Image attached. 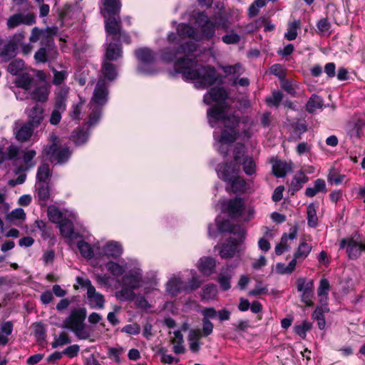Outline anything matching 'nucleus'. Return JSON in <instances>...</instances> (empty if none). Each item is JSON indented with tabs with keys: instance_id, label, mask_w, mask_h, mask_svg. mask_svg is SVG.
Listing matches in <instances>:
<instances>
[{
	"instance_id": "29",
	"label": "nucleus",
	"mask_w": 365,
	"mask_h": 365,
	"mask_svg": "<svg viewBox=\"0 0 365 365\" xmlns=\"http://www.w3.org/2000/svg\"><path fill=\"white\" fill-rule=\"evenodd\" d=\"M25 219L26 212L22 208L14 209L6 215V220L11 224L16 226L21 225Z\"/></svg>"
},
{
	"instance_id": "45",
	"label": "nucleus",
	"mask_w": 365,
	"mask_h": 365,
	"mask_svg": "<svg viewBox=\"0 0 365 365\" xmlns=\"http://www.w3.org/2000/svg\"><path fill=\"white\" fill-rule=\"evenodd\" d=\"M323 106V101L321 97L317 95H312L307 103V110L309 113H313L317 109L321 108Z\"/></svg>"
},
{
	"instance_id": "52",
	"label": "nucleus",
	"mask_w": 365,
	"mask_h": 365,
	"mask_svg": "<svg viewBox=\"0 0 365 365\" xmlns=\"http://www.w3.org/2000/svg\"><path fill=\"white\" fill-rule=\"evenodd\" d=\"M317 27L321 35L329 36L331 34V24L327 19L324 18L319 20L317 23Z\"/></svg>"
},
{
	"instance_id": "35",
	"label": "nucleus",
	"mask_w": 365,
	"mask_h": 365,
	"mask_svg": "<svg viewBox=\"0 0 365 365\" xmlns=\"http://www.w3.org/2000/svg\"><path fill=\"white\" fill-rule=\"evenodd\" d=\"M16 48V43L14 42H9L7 44L4 45L0 50V57L2 61L6 62L15 56Z\"/></svg>"
},
{
	"instance_id": "33",
	"label": "nucleus",
	"mask_w": 365,
	"mask_h": 365,
	"mask_svg": "<svg viewBox=\"0 0 365 365\" xmlns=\"http://www.w3.org/2000/svg\"><path fill=\"white\" fill-rule=\"evenodd\" d=\"M327 186L323 179H317L314 182L313 187H307L305 190V195L309 197H313L319 192H326Z\"/></svg>"
},
{
	"instance_id": "44",
	"label": "nucleus",
	"mask_w": 365,
	"mask_h": 365,
	"mask_svg": "<svg viewBox=\"0 0 365 365\" xmlns=\"http://www.w3.org/2000/svg\"><path fill=\"white\" fill-rule=\"evenodd\" d=\"M52 72L53 74V83L57 86L62 84L68 76V72L65 68H61L59 71L52 68Z\"/></svg>"
},
{
	"instance_id": "23",
	"label": "nucleus",
	"mask_w": 365,
	"mask_h": 365,
	"mask_svg": "<svg viewBox=\"0 0 365 365\" xmlns=\"http://www.w3.org/2000/svg\"><path fill=\"white\" fill-rule=\"evenodd\" d=\"M272 173L277 178H283L292 170L290 164L280 160H272Z\"/></svg>"
},
{
	"instance_id": "64",
	"label": "nucleus",
	"mask_w": 365,
	"mask_h": 365,
	"mask_svg": "<svg viewBox=\"0 0 365 365\" xmlns=\"http://www.w3.org/2000/svg\"><path fill=\"white\" fill-rule=\"evenodd\" d=\"M201 283L202 282L200 280L199 277L196 272H194L192 279L188 282L187 284H185V291L191 292L195 290L200 286Z\"/></svg>"
},
{
	"instance_id": "31",
	"label": "nucleus",
	"mask_w": 365,
	"mask_h": 365,
	"mask_svg": "<svg viewBox=\"0 0 365 365\" xmlns=\"http://www.w3.org/2000/svg\"><path fill=\"white\" fill-rule=\"evenodd\" d=\"M221 68L226 76L231 77V78L235 81L237 80L244 72V68L242 64L239 63L233 66H221Z\"/></svg>"
},
{
	"instance_id": "54",
	"label": "nucleus",
	"mask_w": 365,
	"mask_h": 365,
	"mask_svg": "<svg viewBox=\"0 0 365 365\" xmlns=\"http://www.w3.org/2000/svg\"><path fill=\"white\" fill-rule=\"evenodd\" d=\"M106 267L107 270L115 277H119L122 275L125 272V268L123 266L113 262H109L106 263Z\"/></svg>"
},
{
	"instance_id": "22",
	"label": "nucleus",
	"mask_w": 365,
	"mask_h": 365,
	"mask_svg": "<svg viewBox=\"0 0 365 365\" xmlns=\"http://www.w3.org/2000/svg\"><path fill=\"white\" fill-rule=\"evenodd\" d=\"M35 89L31 92V97L33 100L38 102H45L47 101L50 90L49 86L46 83H42L37 86Z\"/></svg>"
},
{
	"instance_id": "63",
	"label": "nucleus",
	"mask_w": 365,
	"mask_h": 365,
	"mask_svg": "<svg viewBox=\"0 0 365 365\" xmlns=\"http://www.w3.org/2000/svg\"><path fill=\"white\" fill-rule=\"evenodd\" d=\"M282 98V93L279 91H275L272 93V96L267 98L266 101L269 106L278 107Z\"/></svg>"
},
{
	"instance_id": "24",
	"label": "nucleus",
	"mask_w": 365,
	"mask_h": 365,
	"mask_svg": "<svg viewBox=\"0 0 365 365\" xmlns=\"http://www.w3.org/2000/svg\"><path fill=\"white\" fill-rule=\"evenodd\" d=\"M34 127L32 124L27 123L19 128H16L14 129V134L17 140L21 142L28 140L33 133Z\"/></svg>"
},
{
	"instance_id": "2",
	"label": "nucleus",
	"mask_w": 365,
	"mask_h": 365,
	"mask_svg": "<svg viewBox=\"0 0 365 365\" xmlns=\"http://www.w3.org/2000/svg\"><path fill=\"white\" fill-rule=\"evenodd\" d=\"M195 50V43L189 41L177 50H163L162 59L170 62L178 58L174 65L175 71L181 73L185 80L195 81L197 88H205L214 84L218 75L213 67L197 63L192 54Z\"/></svg>"
},
{
	"instance_id": "42",
	"label": "nucleus",
	"mask_w": 365,
	"mask_h": 365,
	"mask_svg": "<svg viewBox=\"0 0 365 365\" xmlns=\"http://www.w3.org/2000/svg\"><path fill=\"white\" fill-rule=\"evenodd\" d=\"M309 178L304 173H300L298 175L294 177L291 182L290 189L292 192L299 190L303 185L308 181Z\"/></svg>"
},
{
	"instance_id": "36",
	"label": "nucleus",
	"mask_w": 365,
	"mask_h": 365,
	"mask_svg": "<svg viewBox=\"0 0 365 365\" xmlns=\"http://www.w3.org/2000/svg\"><path fill=\"white\" fill-rule=\"evenodd\" d=\"M178 35L185 38L189 37L192 39H197V32L195 29L186 24H180L177 28Z\"/></svg>"
},
{
	"instance_id": "49",
	"label": "nucleus",
	"mask_w": 365,
	"mask_h": 365,
	"mask_svg": "<svg viewBox=\"0 0 365 365\" xmlns=\"http://www.w3.org/2000/svg\"><path fill=\"white\" fill-rule=\"evenodd\" d=\"M78 249L81 252V255L88 259H91L93 256V251L91 247V245L86 242L83 240H81L78 242L77 244Z\"/></svg>"
},
{
	"instance_id": "61",
	"label": "nucleus",
	"mask_w": 365,
	"mask_h": 365,
	"mask_svg": "<svg viewBox=\"0 0 365 365\" xmlns=\"http://www.w3.org/2000/svg\"><path fill=\"white\" fill-rule=\"evenodd\" d=\"M89 134L83 130H78L74 132L73 140L76 145H81L86 143L88 139Z\"/></svg>"
},
{
	"instance_id": "19",
	"label": "nucleus",
	"mask_w": 365,
	"mask_h": 365,
	"mask_svg": "<svg viewBox=\"0 0 365 365\" xmlns=\"http://www.w3.org/2000/svg\"><path fill=\"white\" fill-rule=\"evenodd\" d=\"M240 242L230 238L220 247L219 254L222 258H231L232 257L239 245Z\"/></svg>"
},
{
	"instance_id": "21",
	"label": "nucleus",
	"mask_w": 365,
	"mask_h": 365,
	"mask_svg": "<svg viewBox=\"0 0 365 365\" xmlns=\"http://www.w3.org/2000/svg\"><path fill=\"white\" fill-rule=\"evenodd\" d=\"M312 250V245L308 243L305 238L301 239L299 246L294 254V258L292 259L296 260V264L297 263V261H303L308 257Z\"/></svg>"
},
{
	"instance_id": "20",
	"label": "nucleus",
	"mask_w": 365,
	"mask_h": 365,
	"mask_svg": "<svg viewBox=\"0 0 365 365\" xmlns=\"http://www.w3.org/2000/svg\"><path fill=\"white\" fill-rule=\"evenodd\" d=\"M216 265L215 259L210 257H203L197 262L199 271L205 276H209L215 271Z\"/></svg>"
},
{
	"instance_id": "51",
	"label": "nucleus",
	"mask_w": 365,
	"mask_h": 365,
	"mask_svg": "<svg viewBox=\"0 0 365 365\" xmlns=\"http://www.w3.org/2000/svg\"><path fill=\"white\" fill-rule=\"evenodd\" d=\"M69 93V88L68 86H61L56 91V100L55 104L61 103L63 105H66V101Z\"/></svg>"
},
{
	"instance_id": "27",
	"label": "nucleus",
	"mask_w": 365,
	"mask_h": 365,
	"mask_svg": "<svg viewBox=\"0 0 365 365\" xmlns=\"http://www.w3.org/2000/svg\"><path fill=\"white\" fill-rule=\"evenodd\" d=\"M15 83L20 89L30 91L33 86H36V81L31 75L22 73L16 78Z\"/></svg>"
},
{
	"instance_id": "10",
	"label": "nucleus",
	"mask_w": 365,
	"mask_h": 365,
	"mask_svg": "<svg viewBox=\"0 0 365 365\" xmlns=\"http://www.w3.org/2000/svg\"><path fill=\"white\" fill-rule=\"evenodd\" d=\"M105 19V29L106 33L111 36V41H123L130 43V38L120 29V19L119 16Z\"/></svg>"
},
{
	"instance_id": "47",
	"label": "nucleus",
	"mask_w": 365,
	"mask_h": 365,
	"mask_svg": "<svg viewBox=\"0 0 365 365\" xmlns=\"http://www.w3.org/2000/svg\"><path fill=\"white\" fill-rule=\"evenodd\" d=\"M217 289L215 284L206 285L202 291L201 299L202 300H210L214 299L217 295Z\"/></svg>"
},
{
	"instance_id": "32",
	"label": "nucleus",
	"mask_w": 365,
	"mask_h": 365,
	"mask_svg": "<svg viewBox=\"0 0 365 365\" xmlns=\"http://www.w3.org/2000/svg\"><path fill=\"white\" fill-rule=\"evenodd\" d=\"M58 224L63 237L68 239H73L76 237L73 224L70 220L65 218Z\"/></svg>"
},
{
	"instance_id": "17",
	"label": "nucleus",
	"mask_w": 365,
	"mask_h": 365,
	"mask_svg": "<svg viewBox=\"0 0 365 365\" xmlns=\"http://www.w3.org/2000/svg\"><path fill=\"white\" fill-rule=\"evenodd\" d=\"M223 208L232 217H238L245 208V202L241 197L230 200L222 204Z\"/></svg>"
},
{
	"instance_id": "6",
	"label": "nucleus",
	"mask_w": 365,
	"mask_h": 365,
	"mask_svg": "<svg viewBox=\"0 0 365 365\" xmlns=\"http://www.w3.org/2000/svg\"><path fill=\"white\" fill-rule=\"evenodd\" d=\"M108 100V90L103 79H100L96 86L93 96L90 103L91 113L89 115L88 124L95 125L101 116V108L105 105Z\"/></svg>"
},
{
	"instance_id": "26",
	"label": "nucleus",
	"mask_w": 365,
	"mask_h": 365,
	"mask_svg": "<svg viewBox=\"0 0 365 365\" xmlns=\"http://www.w3.org/2000/svg\"><path fill=\"white\" fill-rule=\"evenodd\" d=\"M174 336L171 338L170 342L173 345V351L176 354H184L185 348L184 346V338L180 331H175L173 332Z\"/></svg>"
},
{
	"instance_id": "13",
	"label": "nucleus",
	"mask_w": 365,
	"mask_h": 365,
	"mask_svg": "<svg viewBox=\"0 0 365 365\" xmlns=\"http://www.w3.org/2000/svg\"><path fill=\"white\" fill-rule=\"evenodd\" d=\"M135 56L138 60L142 63L138 66V70L142 73H152L153 72L145 68V66L154 61L155 56L153 52L149 48H142L135 51Z\"/></svg>"
},
{
	"instance_id": "40",
	"label": "nucleus",
	"mask_w": 365,
	"mask_h": 365,
	"mask_svg": "<svg viewBox=\"0 0 365 365\" xmlns=\"http://www.w3.org/2000/svg\"><path fill=\"white\" fill-rule=\"evenodd\" d=\"M48 219L53 223L58 224L61 222L64 217V214L56 206L50 205L47 210Z\"/></svg>"
},
{
	"instance_id": "53",
	"label": "nucleus",
	"mask_w": 365,
	"mask_h": 365,
	"mask_svg": "<svg viewBox=\"0 0 365 365\" xmlns=\"http://www.w3.org/2000/svg\"><path fill=\"white\" fill-rule=\"evenodd\" d=\"M102 71L104 77L110 81L113 80L117 75L114 66L112 63L108 62H105L103 63Z\"/></svg>"
},
{
	"instance_id": "57",
	"label": "nucleus",
	"mask_w": 365,
	"mask_h": 365,
	"mask_svg": "<svg viewBox=\"0 0 365 365\" xmlns=\"http://www.w3.org/2000/svg\"><path fill=\"white\" fill-rule=\"evenodd\" d=\"M43 33L45 34H42L41 44L42 46L45 48H50L53 43V36L54 34V32L52 29H47L43 30Z\"/></svg>"
},
{
	"instance_id": "16",
	"label": "nucleus",
	"mask_w": 365,
	"mask_h": 365,
	"mask_svg": "<svg viewBox=\"0 0 365 365\" xmlns=\"http://www.w3.org/2000/svg\"><path fill=\"white\" fill-rule=\"evenodd\" d=\"M298 227L297 225H294L290 227L288 233H284L281 237L280 242L275 247L274 251L277 255H282L287 251L290 244L288 242L289 240H293L296 239L297 236Z\"/></svg>"
},
{
	"instance_id": "39",
	"label": "nucleus",
	"mask_w": 365,
	"mask_h": 365,
	"mask_svg": "<svg viewBox=\"0 0 365 365\" xmlns=\"http://www.w3.org/2000/svg\"><path fill=\"white\" fill-rule=\"evenodd\" d=\"M122 56V50L119 45L110 43L106 48V57L108 60L115 61Z\"/></svg>"
},
{
	"instance_id": "3",
	"label": "nucleus",
	"mask_w": 365,
	"mask_h": 365,
	"mask_svg": "<svg viewBox=\"0 0 365 365\" xmlns=\"http://www.w3.org/2000/svg\"><path fill=\"white\" fill-rule=\"evenodd\" d=\"M219 178L228 185L227 191L234 193H244L247 189L246 181L240 176V165L237 164L225 163L220 165L217 169Z\"/></svg>"
},
{
	"instance_id": "62",
	"label": "nucleus",
	"mask_w": 365,
	"mask_h": 365,
	"mask_svg": "<svg viewBox=\"0 0 365 365\" xmlns=\"http://www.w3.org/2000/svg\"><path fill=\"white\" fill-rule=\"evenodd\" d=\"M230 273H220L218 277V282L223 290H227L230 288Z\"/></svg>"
},
{
	"instance_id": "60",
	"label": "nucleus",
	"mask_w": 365,
	"mask_h": 365,
	"mask_svg": "<svg viewBox=\"0 0 365 365\" xmlns=\"http://www.w3.org/2000/svg\"><path fill=\"white\" fill-rule=\"evenodd\" d=\"M264 22L265 18L259 17V19L255 20L254 21L247 24L245 27V30L246 31L247 33H253L258 30L260 27H262Z\"/></svg>"
},
{
	"instance_id": "7",
	"label": "nucleus",
	"mask_w": 365,
	"mask_h": 365,
	"mask_svg": "<svg viewBox=\"0 0 365 365\" xmlns=\"http://www.w3.org/2000/svg\"><path fill=\"white\" fill-rule=\"evenodd\" d=\"M49 140L51 143L49 145H46L43 150V153L50 161L55 163H63L68 160L71 156V152L67 146H63L60 143L58 136L52 133L49 136Z\"/></svg>"
},
{
	"instance_id": "28",
	"label": "nucleus",
	"mask_w": 365,
	"mask_h": 365,
	"mask_svg": "<svg viewBox=\"0 0 365 365\" xmlns=\"http://www.w3.org/2000/svg\"><path fill=\"white\" fill-rule=\"evenodd\" d=\"M29 123L37 126L41 123L43 118V108L42 106L36 104L30 110L28 111Z\"/></svg>"
},
{
	"instance_id": "4",
	"label": "nucleus",
	"mask_w": 365,
	"mask_h": 365,
	"mask_svg": "<svg viewBox=\"0 0 365 365\" xmlns=\"http://www.w3.org/2000/svg\"><path fill=\"white\" fill-rule=\"evenodd\" d=\"M86 314L87 312L85 308L72 309L69 315L63 320L62 328L73 331L78 339H88L91 336V331L84 322Z\"/></svg>"
},
{
	"instance_id": "30",
	"label": "nucleus",
	"mask_w": 365,
	"mask_h": 365,
	"mask_svg": "<svg viewBox=\"0 0 365 365\" xmlns=\"http://www.w3.org/2000/svg\"><path fill=\"white\" fill-rule=\"evenodd\" d=\"M185 284L179 277H173L167 283V292L172 296L177 295L180 292L185 290Z\"/></svg>"
},
{
	"instance_id": "38",
	"label": "nucleus",
	"mask_w": 365,
	"mask_h": 365,
	"mask_svg": "<svg viewBox=\"0 0 365 365\" xmlns=\"http://www.w3.org/2000/svg\"><path fill=\"white\" fill-rule=\"evenodd\" d=\"M66 105H63L61 103L55 104L54 108L51 112L49 123L51 125H58L61 120V115L66 110Z\"/></svg>"
},
{
	"instance_id": "9",
	"label": "nucleus",
	"mask_w": 365,
	"mask_h": 365,
	"mask_svg": "<svg viewBox=\"0 0 365 365\" xmlns=\"http://www.w3.org/2000/svg\"><path fill=\"white\" fill-rule=\"evenodd\" d=\"M7 150L9 159H22L24 163L19 166V170H27L34 166L35 163L32 160L36 155L35 150H29L21 152L19 148L15 145H10Z\"/></svg>"
},
{
	"instance_id": "34",
	"label": "nucleus",
	"mask_w": 365,
	"mask_h": 365,
	"mask_svg": "<svg viewBox=\"0 0 365 365\" xmlns=\"http://www.w3.org/2000/svg\"><path fill=\"white\" fill-rule=\"evenodd\" d=\"M38 200L41 205H44L50 197L48 186L45 182H37L36 184Z\"/></svg>"
},
{
	"instance_id": "37",
	"label": "nucleus",
	"mask_w": 365,
	"mask_h": 365,
	"mask_svg": "<svg viewBox=\"0 0 365 365\" xmlns=\"http://www.w3.org/2000/svg\"><path fill=\"white\" fill-rule=\"evenodd\" d=\"M301 22L299 20L289 21L287 25V31L284 34V38L288 41H293L297 37V31L300 29Z\"/></svg>"
},
{
	"instance_id": "41",
	"label": "nucleus",
	"mask_w": 365,
	"mask_h": 365,
	"mask_svg": "<svg viewBox=\"0 0 365 365\" xmlns=\"http://www.w3.org/2000/svg\"><path fill=\"white\" fill-rule=\"evenodd\" d=\"M297 291L303 293L314 291L313 280H307L305 278H299L296 282Z\"/></svg>"
},
{
	"instance_id": "14",
	"label": "nucleus",
	"mask_w": 365,
	"mask_h": 365,
	"mask_svg": "<svg viewBox=\"0 0 365 365\" xmlns=\"http://www.w3.org/2000/svg\"><path fill=\"white\" fill-rule=\"evenodd\" d=\"M120 7V0H101L100 11L104 18L118 16Z\"/></svg>"
},
{
	"instance_id": "12",
	"label": "nucleus",
	"mask_w": 365,
	"mask_h": 365,
	"mask_svg": "<svg viewBox=\"0 0 365 365\" xmlns=\"http://www.w3.org/2000/svg\"><path fill=\"white\" fill-rule=\"evenodd\" d=\"M340 249L346 248V252L350 259H356L362 251H365V243L357 242L352 239H343L339 244Z\"/></svg>"
},
{
	"instance_id": "59",
	"label": "nucleus",
	"mask_w": 365,
	"mask_h": 365,
	"mask_svg": "<svg viewBox=\"0 0 365 365\" xmlns=\"http://www.w3.org/2000/svg\"><path fill=\"white\" fill-rule=\"evenodd\" d=\"M24 67V62L21 59L12 61L8 66V71L12 75H17Z\"/></svg>"
},
{
	"instance_id": "25",
	"label": "nucleus",
	"mask_w": 365,
	"mask_h": 365,
	"mask_svg": "<svg viewBox=\"0 0 365 365\" xmlns=\"http://www.w3.org/2000/svg\"><path fill=\"white\" fill-rule=\"evenodd\" d=\"M103 252L106 257L116 259L122 255L123 248L117 242H108L103 247Z\"/></svg>"
},
{
	"instance_id": "1",
	"label": "nucleus",
	"mask_w": 365,
	"mask_h": 365,
	"mask_svg": "<svg viewBox=\"0 0 365 365\" xmlns=\"http://www.w3.org/2000/svg\"><path fill=\"white\" fill-rule=\"evenodd\" d=\"M227 98V93L223 88L216 87L210 89L203 98L205 103L215 106L207 110L208 121L211 127L214 128L217 124L224 125L221 135L217 137L214 133V138L217 140V150L225 157L228 153V148L236 140V128L240 122L239 116L231 114L228 108L225 105V101Z\"/></svg>"
},
{
	"instance_id": "58",
	"label": "nucleus",
	"mask_w": 365,
	"mask_h": 365,
	"mask_svg": "<svg viewBox=\"0 0 365 365\" xmlns=\"http://www.w3.org/2000/svg\"><path fill=\"white\" fill-rule=\"evenodd\" d=\"M35 225L38 229L41 231V237L43 240H47L52 236L51 230L47 227L46 222L43 220H36Z\"/></svg>"
},
{
	"instance_id": "46",
	"label": "nucleus",
	"mask_w": 365,
	"mask_h": 365,
	"mask_svg": "<svg viewBox=\"0 0 365 365\" xmlns=\"http://www.w3.org/2000/svg\"><path fill=\"white\" fill-rule=\"evenodd\" d=\"M307 223L309 227H315L318 223L316 206L314 204H310L307 207Z\"/></svg>"
},
{
	"instance_id": "5",
	"label": "nucleus",
	"mask_w": 365,
	"mask_h": 365,
	"mask_svg": "<svg viewBox=\"0 0 365 365\" xmlns=\"http://www.w3.org/2000/svg\"><path fill=\"white\" fill-rule=\"evenodd\" d=\"M193 17L195 23L201 28L202 35L207 38H210L215 35L216 28L227 31L231 24L228 18L223 15L216 17L215 23L212 22L204 12H198L193 15Z\"/></svg>"
},
{
	"instance_id": "43",
	"label": "nucleus",
	"mask_w": 365,
	"mask_h": 365,
	"mask_svg": "<svg viewBox=\"0 0 365 365\" xmlns=\"http://www.w3.org/2000/svg\"><path fill=\"white\" fill-rule=\"evenodd\" d=\"M116 297L120 301H131L135 297L133 289L123 285L122 289L115 293Z\"/></svg>"
},
{
	"instance_id": "8",
	"label": "nucleus",
	"mask_w": 365,
	"mask_h": 365,
	"mask_svg": "<svg viewBox=\"0 0 365 365\" xmlns=\"http://www.w3.org/2000/svg\"><path fill=\"white\" fill-rule=\"evenodd\" d=\"M235 163L232 164H237L242 165L245 173L247 175H252L256 172V164L252 157L245 155V147L242 143H237L234 149Z\"/></svg>"
},
{
	"instance_id": "48",
	"label": "nucleus",
	"mask_w": 365,
	"mask_h": 365,
	"mask_svg": "<svg viewBox=\"0 0 365 365\" xmlns=\"http://www.w3.org/2000/svg\"><path fill=\"white\" fill-rule=\"evenodd\" d=\"M296 260L292 259L288 265L279 262L276 264V271L280 274H290L294 271L296 268Z\"/></svg>"
},
{
	"instance_id": "56",
	"label": "nucleus",
	"mask_w": 365,
	"mask_h": 365,
	"mask_svg": "<svg viewBox=\"0 0 365 365\" xmlns=\"http://www.w3.org/2000/svg\"><path fill=\"white\" fill-rule=\"evenodd\" d=\"M346 176L338 173L336 170H330L327 176V180L330 184L339 185L344 182Z\"/></svg>"
},
{
	"instance_id": "18",
	"label": "nucleus",
	"mask_w": 365,
	"mask_h": 365,
	"mask_svg": "<svg viewBox=\"0 0 365 365\" xmlns=\"http://www.w3.org/2000/svg\"><path fill=\"white\" fill-rule=\"evenodd\" d=\"M142 274L140 269L131 270L128 274L123 277L122 285L133 289L140 286Z\"/></svg>"
},
{
	"instance_id": "15",
	"label": "nucleus",
	"mask_w": 365,
	"mask_h": 365,
	"mask_svg": "<svg viewBox=\"0 0 365 365\" xmlns=\"http://www.w3.org/2000/svg\"><path fill=\"white\" fill-rule=\"evenodd\" d=\"M36 21V16L34 14H16L10 16L6 22L9 29H14L21 24L32 25Z\"/></svg>"
},
{
	"instance_id": "55",
	"label": "nucleus",
	"mask_w": 365,
	"mask_h": 365,
	"mask_svg": "<svg viewBox=\"0 0 365 365\" xmlns=\"http://www.w3.org/2000/svg\"><path fill=\"white\" fill-rule=\"evenodd\" d=\"M51 175L49 165L43 164L41 165L37 172L38 182H45L48 179Z\"/></svg>"
},
{
	"instance_id": "50",
	"label": "nucleus",
	"mask_w": 365,
	"mask_h": 365,
	"mask_svg": "<svg viewBox=\"0 0 365 365\" xmlns=\"http://www.w3.org/2000/svg\"><path fill=\"white\" fill-rule=\"evenodd\" d=\"M71 343V339L68 334L61 332L58 336H54V340L51 343V347L56 349Z\"/></svg>"
},
{
	"instance_id": "11",
	"label": "nucleus",
	"mask_w": 365,
	"mask_h": 365,
	"mask_svg": "<svg viewBox=\"0 0 365 365\" xmlns=\"http://www.w3.org/2000/svg\"><path fill=\"white\" fill-rule=\"evenodd\" d=\"M77 282L79 285L87 289V297L91 307L92 308L102 309L105 303L104 297L96 292L91 281L88 279L78 277Z\"/></svg>"
}]
</instances>
